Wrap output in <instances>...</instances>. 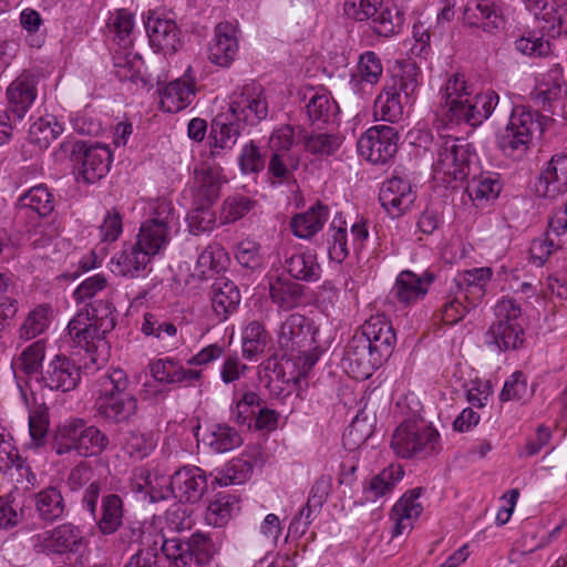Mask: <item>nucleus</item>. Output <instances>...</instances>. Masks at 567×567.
Instances as JSON below:
<instances>
[{
	"label": "nucleus",
	"mask_w": 567,
	"mask_h": 567,
	"mask_svg": "<svg viewBox=\"0 0 567 567\" xmlns=\"http://www.w3.org/2000/svg\"><path fill=\"white\" fill-rule=\"evenodd\" d=\"M396 336L384 315L368 319L349 340L343 354V367L357 380L368 379L392 354Z\"/></svg>",
	"instance_id": "obj_1"
},
{
	"label": "nucleus",
	"mask_w": 567,
	"mask_h": 567,
	"mask_svg": "<svg viewBox=\"0 0 567 567\" xmlns=\"http://www.w3.org/2000/svg\"><path fill=\"white\" fill-rule=\"evenodd\" d=\"M267 116L268 103L260 85L249 83L234 92L228 110L217 114L213 121L210 155L216 157L223 150H231L246 126H255Z\"/></svg>",
	"instance_id": "obj_2"
},
{
	"label": "nucleus",
	"mask_w": 567,
	"mask_h": 567,
	"mask_svg": "<svg viewBox=\"0 0 567 567\" xmlns=\"http://www.w3.org/2000/svg\"><path fill=\"white\" fill-rule=\"evenodd\" d=\"M128 384L126 372L120 368L112 369L99 378V395L95 400L99 416L109 423H122L136 413L137 400L126 392Z\"/></svg>",
	"instance_id": "obj_3"
},
{
	"label": "nucleus",
	"mask_w": 567,
	"mask_h": 567,
	"mask_svg": "<svg viewBox=\"0 0 567 567\" xmlns=\"http://www.w3.org/2000/svg\"><path fill=\"white\" fill-rule=\"evenodd\" d=\"M471 145L452 136L441 137L433 162V178L446 188L463 186L473 157Z\"/></svg>",
	"instance_id": "obj_4"
},
{
	"label": "nucleus",
	"mask_w": 567,
	"mask_h": 567,
	"mask_svg": "<svg viewBox=\"0 0 567 567\" xmlns=\"http://www.w3.org/2000/svg\"><path fill=\"white\" fill-rule=\"evenodd\" d=\"M110 444L109 436L94 425H86L83 419H72L59 425L52 440V450L58 455L72 451L80 456L101 455Z\"/></svg>",
	"instance_id": "obj_5"
},
{
	"label": "nucleus",
	"mask_w": 567,
	"mask_h": 567,
	"mask_svg": "<svg viewBox=\"0 0 567 567\" xmlns=\"http://www.w3.org/2000/svg\"><path fill=\"white\" fill-rule=\"evenodd\" d=\"M394 453L403 458L423 460L440 450V434L421 417L404 420L391 440Z\"/></svg>",
	"instance_id": "obj_6"
},
{
	"label": "nucleus",
	"mask_w": 567,
	"mask_h": 567,
	"mask_svg": "<svg viewBox=\"0 0 567 567\" xmlns=\"http://www.w3.org/2000/svg\"><path fill=\"white\" fill-rule=\"evenodd\" d=\"M547 117L525 106L513 109L511 118L503 132L497 136V145L502 152L514 158L522 157L532 142L533 135L543 134Z\"/></svg>",
	"instance_id": "obj_7"
},
{
	"label": "nucleus",
	"mask_w": 567,
	"mask_h": 567,
	"mask_svg": "<svg viewBox=\"0 0 567 567\" xmlns=\"http://www.w3.org/2000/svg\"><path fill=\"white\" fill-rule=\"evenodd\" d=\"M495 317L485 334L486 346L497 351L518 349L524 341L520 306L512 298H503L495 306Z\"/></svg>",
	"instance_id": "obj_8"
},
{
	"label": "nucleus",
	"mask_w": 567,
	"mask_h": 567,
	"mask_svg": "<svg viewBox=\"0 0 567 567\" xmlns=\"http://www.w3.org/2000/svg\"><path fill=\"white\" fill-rule=\"evenodd\" d=\"M344 13L357 21H371L375 33L390 37L399 32L403 25V14L383 4V0H346Z\"/></svg>",
	"instance_id": "obj_9"
},
{
	"label": "nucleus",
	"mask_w": 567,
	"mask_h": 567,
	"mask_svg": "<svg viewBox=\"0 0 567 567\" xmlns=\"http://www.w3.org/2000/svg\"><path fill=\"white\" fill-rule=\"evenodd\" d=\"M161 550L176 567H193L207 564L215 553V546L209 537L195 533L187 540L164 539Z\"/></svg>",
	"instance_id": "obj_10"
},
{
	"label": "nucleus",
	"mask_w": 567,
	"mask_h": 567,
	"mask_svg": "<svg viewBox=\"0 0 567 567\" xmlns=\"http://www.w3.org/2000/svg\"><path fill=\"white\" fill-rule=\"evenodd\" d=\"M173 207L171 203H158L152 217L140 228L136 245L150 256L158 254L169 241Z\"/></svg>",
	"instance_id": "obj_11"
},
{
	"label": "nucleus",
	"mask_w": 567,
	"mask_h": 567,
	"mask_svg": "<svg viewBox=\"0 0 567 567\" xmlns=\"http://www.w3.org/2000/svg\"><path fill=\"white\" fill-rule=\"evenodd\" d=\"M72 157L78 166V175L86 184H94L102 179L112 163V153L105 145L87 144L78 141L72 147Z\"/></svg>",
	"instance_id": "obj_12"
},
{
	"label": "nucleus",
	"mask_w": 567,
	"mask_h": 567,
	"mask_svg": "<svg viewBox=\"0 0 567 567\" xmlns=\"http://www.w3.org/2000/svg\"><path fill=\"white\" fill-rule=\"evenodd\" d=\"M399 134L390 125H375L361 135L357 147L359 154L372 164H385L398 151Z\"/></svg>",
	"instance_id": "obj_13"
},
{
	"label": "nucleus",
	"mask_w": 567,
	"mask_h": 567,
	"mask_svg": "<svg viewBox=\"0 0 567 567\" xmlns=\"http://www.w3.org/2000/svg\"><path fill=\"white\" fill-rule=\"evenodd\" d=\"M80 380V368L64 354L54 355L41 372V382L52 391L70 392Z\"/></svg>",
	"instance_id": "obj_14"
},
{
	"label": "nucleus",
	"mask_w": 567,
	"mask_h": 567,
	"mask_svg": "<svg viewBox=\"0 0 567 567\" xmlns=\"http://www.w3.org/2000/svg\"><path fill=\"white\" fill-rule=\"evenodd\" d=\"M238 27L231 22L223 21L214 28V37L208 47V59L219 68H229L234 62L238 49Z\"/></svg>",
	"instance_id": "obj_15"
},
{
	"label": "nucleus",
	"mask_w": 567,
	"mask_h": 567,
	"mask_svg": "<svg viewBox=\"0 0 567 567\" xmlns=\"http://www.w3.org/2000/svg\"><path fill=\"white\" fill-rule=\"evenodd\" d=\"M206 488L205 472L196 466H185L172 475L168 492L173 493V497L179 502L196 503L203 497Z\"/></svg>",
	"instance_id": "obj_16"
},
{
	"label": "nucleus",
	"mask_w": 567,
	"mask_h": 567,
	"mask_svg": "<svg viewBox=\"0 0 567 567\" xmlns=\"http://www.w3.org/2000/svg\"><path fill=\"white\" fill-rule=\"evenodd\" d=\"M278 343L285 355L293 357L296 350L311 347L313 337L308 319L299 313H292L282 322Z\"/></svg>",
	"instance_id": "obj_17"
},
{
	"label": "nucleus",
	"mask_w": 567,
	"mask_h": 567,
	"mask_svg": "<svg viewBox=\"0 0 567 567\" xmlns=\"http://www.w3.org/2000/svg\"><path fill=\"white\" fill-rule=\"evenodd\" d=\"M415 193L410 182L403 177L393 176L382 184L379 200L382 207L392 216L400 217L414 203Z\"/></svg>",
	"instance_id": "obj_18"
},
{
	"label": "nucleus",
	"mask_w": 567,
	"mask_h": 567,
	"mask_svg": "<svg viewBox=\"0 0 567 567\" xmlns=\"http://www.w3.org/2000/svg\"><path fill=\"white\" fill-rule=\"evenodd\" d=\"M150 44L156 51L175 53L181 45V30L172 19L156 17L150 12L145 20Z\"/></svg>",
	"instance_id": "obj_19"
},
{
	"label": "nucleus",
	"mask_w": 567,
	"mask_h": 567,
	"mask_svg": "<svg viewBox=\"0 0 567 567\" xmlns=\"http://www.w3.org/2000/svg\"><path fill=\"white\" fill-rule=\"evenodd\" d=\"M38 75L21 73L8 87L10 113L21 120L37 97Z\"/></svg>",
	"instance_id": "obj_20"
},
{
	"label": "nucleus",
	"mask_w": 567,
	"mask_h": 567,
	"mask_svg": "<svg viewBox=\"0 0 567 567\" xmlns=\"http://www.w3.org/2000/svg\"><path fill=\"white\" fill-rule=\"evenodd\" d=\"M434 280V275L424 271L416 275L411 270H403L396 277L392 292L396 299L404 305H410L423 298Z\"/></svg>",
	"instance_id": "obj_21"
},
{
	"label": "nucleus",
	"mask_w": 567,
	"mask_h": 567,
	"mask_svg": "<svg viewBox=\"0 0 567 567\" xmlns=\"http://www.w3.org/2000/svg\"><path fill=\"white\" fill-rule=\"evenodd\" d=\"M536 190L549 198L567 193L566 154H556L550 158L540 174Z\"/></svg>",
	"instance_id": "obj_22"
},
{
	"label": "nucleus",
	"mask_w": 567,
	"mask_h": 567,
	"mask_svg": "<svg viewBox=\"0 0 567 567\" xmlns=\"http://www.w3.org/2000/svg\"><path fill=\"white\" fill-rule=\"evenodd\" d=\"M80 529L73 524H62L51 532L34 537V547L40 546L41 551L51 549L55 553L74 551L82 543Z\"/></svg>",
	"instance_id": "obj_23"
},
{
	"label": "nucleus",
	"mask_w": 567,
	"mask_h": 567,
	"mask_svg": "<svg viewBox=\"0 0 567 567\" xmlns=\"http://www.w3.org/2000/svg\"><path fill=\"white\" fill-rule=\"evenodd\" d=\"M567 96L566 82L557 73H539L530 92V100L542 104L544 111L554 113L551 105Z\"/></svg>",
	"instance_id": "obj_24"
},
{
	"label": "nucleus",
	"mask_w": 567,
	"mask_h": 567,
	"mask_svg": "<svg viewBox=\"0 0 567 567\" xmlns=\"http://www.w3.org/2000/svg\"><path fill=\"white\" fill-rule=\"evenodd\" d=\"M492 275V269L488 267L465 270L456 279V292L462 295V298H464L470 306L476 307L485 296V287L491 280Z\"/></svg>",
	"instance_id": "obj_25"
},
{
	"label": "nucleus",
	"mask_w": 567,
	"mask_h": 567,
	"mask_svg": "<svg viewBox=\"0 0 567 567\" xmlns=\"http://www.w3.org/2000/svg\"><path fill=\"white\" fill-rule=\"evenodd\" d=\"M194 205H210L218 199L221 188V176L218 168L202 165L195 168Z\"/></svg>",
	"instance_id": "obj_26"
},
{
	"label": "nucleus",
	"mask_w": 567,
	"mask_h": 567,
	"mask_svg": "<svg viewBox=\"0 0 567 567\" xmlns=\"http://www.w3.org/2000/svg\"><path fill=\"white\" fill-rule=\"evenodd\" d=\"M150 371L154 379L161 383H187L198 380L202 377L200 370L185 369L174 358H165L152 361Z\"/></svg>",
	"instance_id": "obj_27"
},
{
	"label": "nucleus",
	"mask_w": 567,
	"mask_h": 567,
	"mask_svg": "<svg viewBox=\"0 0 567 567\" xmlns=\"http://www.w3.org/2000/svg\"><path fill=\"white\" fill-rule=\"evenodd\" d=\"M159 93L161 109L171 113L178 112L190 104L195 95L194 80L185 73L181 79L171 81Z\"/></svg>",
	"instance_id": "obj_28"
},
{
	"label": "nucleus",
	"mask_w": 567,
	"mask_h": 567,
	"mask_svg": "<svg viewBox=\"0 0 567 567\" xmlns=\"http://www.w3.org/2000/svg\"><path fill=\"white\" fill-rule=\"evenodd\" d=\"M269 295L279 309L288 311L302 302L305 287L286 276H276L269 280Z\"/></svg>",
	"instance_id": "obj_29"
},
{
	"label": "nucleus",
	"mask_w": 567,
	"mask_h": 567,
	"mask_svg": "<svg viewBox=\"0 0 567 567\" xmlns=\"http://www.w3.org/2000/svg\"><path fill=\"white\" fill-rule=\"evenodd\" d=\"M212 307L220 320H226L240 302L237 286L227 278H218L210 289Z\"/></svg>",
	"instance_id": "obj_30"
},
{
	"label": "nucleus",
	"mask_w": 567,
	"mask_h": 567,
	"mask_svg": "<svg viewBox=\"0 0 567 567\" xmlns=\"http://www.w3.org/2000/svg\"><path fill=\"white\" fill-rule=\"evenodd\" d=\"M33 502L40 519L48 523L61 518L65 512L64 498L55 486H49L35 493Z\"/></svg>",
	"instance_id": "obj_31"
},
{
	"label": "nucleus",
	"mask_w": 567,
	"mask_h": 567,
	"mask_svg": "<svg viewBox=\"0 0 567 567\" xmlns=\"http://www.w3.org/2000/svg\"><path fill=\"white\" fill-rule=\"evenodd\" d=\"M292 279L315 282L320 279L321 267L317 256L310 251L293 254L286 258L284 265Z\"/></svg>",
	"instance_id": "obj_32"
},
{
	"label": "nucleus",
	"mask_w": 567,
	"mask_h": 567,
	"mask_svg": "<svg viewBox=\"0 0 567 567\" xmlns=\"http://www.w3.org/2000/svg\"><path fill=\"white\" fill-rule=\"evenodd\" d=\"M328 218V207L318 203L307 212L297 214L290 223L292 233L303 239H308L317 234Z\"/></svg>",
	"instance_id": "obj_33"
},
{
	"label": "nucleus",
	"mask_w": 567,
	"mask_h": 567,
	"mask_svg": "<svg viewBox=\"0 0 567 567\" xmlns=\"http://www.w3.org/2000/svg\"><path fill=\"white\" fill-rule=\"evenodd\" d=\"M298 94L302 100L308 99L305 107L308 120L312 124L327 123L331 115H333V110L337 107V105L333 101H331L327 93H319L312 87H309L299 91Z\"/></svg>",
	"instance_id": "obj_34"
},
{
	"label": "nucleus",
	"mask_w": 567,
	"mask_h": 567,
	"mask_svg": "<svg viewBox=\"0 0 567 567\" xmlns=\"http://www.w3.org/2000/svg\"><path fill=\"white\" fill-rule=\"evenodd\" d=\"M103 535L115 533L123 520V501L116 494H107L102 497L101 516L94 519Z\"/></svg>",
	"instance_id": "obj_35"
},
{
	"label": "nucleus",
	"mask_w": 567,
	"mask_h": 567,
	"mask_svg": "<svg viewBox=\"0 0 567 567\" xmlns=\"http://www.w3.org/2000/svg\"><path fill=\"white\" fill-rule=\"evenodd\" d=\"M151 257L136 244L124 249L116 259V267L120 275L130 278H141L146 275V267L151 261Z\"/></svg>",
	"instance_id": "obj_36"
},
{
	"label": "nucleus",
	"mask_w": 567,
	"mask_h": 567,
	"mask_svg": "<svg viewBox=\"0 0 567 567\" xmlns=\"http://www.w3.org/2000/svg\"><path fill=\"white\" fill-rule=\"evenodd\" d=\"M238 507V498L235 495L220 492L209 502L205 513V520L208 525L223 527L230 519Z\"/></svg>",
	"instance_id": "obj_37"
},
{
	"label": "nucleus",
	"mask_w": 567,
	"mask_h": 567,
	"mask_svg": "<svg viewBox=\"0 0 567 567\" xmlns=\"http://www.w3.org/2000/svg\"><path fill=\"white\" fill-rule=\"evenodd\" d=\"M134 16L126 9L116 10L109 19L107 29L118 47H132Z\"/></svg>",
	"instance_id": "obj_38"
},
{
	"label": "nucleus",
	"mask_w": 567,
	"mask_h": 567,
	"mask_svg": "<svg viewBox=\"0 0 567 567\" xmlns=\"http://www.w3.org/2000/svg\"><path fill=\"white\" fill-rule=\"evenodd\" d=\"M50 426V413L45 403H37L29 411V433L31 444L42 447L47 443Z\"/></svg>",
	"instance_id": "obj_39"
},
{
	"label": "nucleus",
	"mask_w": 567,
	"mask_h": 567,
	"mask_svg": "<svg viewBox=\"0 0 567 567\" xmlns=\"http://www.w3.org/2000/svg\"><path fill=\"white\" fill-rule=\"evenodd\" d=\"M22 209H30L39 215V217L49 216L54 208V200L49 189L43 186H34L29 189L19 199Z\"/></svg>",
	"instance_id": "obj_40"
},
{
	"label": "nucleus",
	"mask_w": 567,
	"mask_h": 567,
	"mask_svg": "<svg viewBox=\"0 0 567 567\" xmlns=\"http://www.w3.org/2000/svg\"><path fill=\"white\" fill-rule=\"evenodd\" d=\"M268 343V333L258 321H251L243 331V355L252 360L264 353Z\"/></svg>",
	"instance_id": "obj_41"
},
{
	"label": "nucleus",
	"mask_w": 567,
	"mask_h": 567,
	"mask_svg": "<svg viewBox=\"0 0 567 567\" xmlns=\"http://www.w3.org/2000/svg\"><path fill=\"white\" fill-rule=\"evenodd\" d=\"M320 353L321 352L318 350L317 347H307L300 350H296L295 355L292 358L297 362L295 363L292 359H287L280 363V369L285 371L286 369L293 368L295 365H299L300 368L296 374L291 373V375L288 377L287 379L284 377V382L296 383L300 378L307 377V374L319 360Z\"/></svg>",
	"instance_id": "obj_42"
},
{
	"label": "nucleus",
	"mask_w": 567,
	"mask_h": 567,
	"mask_svg": "<svg viewBox=\"0 0 567 567\" xmlns=\"http://www.w3.org/2000/svg\"><path fill=\"white\" fill-rule=\"evenodd\" d=\"M373 114L377 120L398 122L403 114V102L393 93L383 90L374 102Z\"/></svg>",
	"instance_id": "obj_43"
},
{
	"label": "nucleus",
	"mask_w": 567,
	"mask_h": 567,
	"mask_svg": "<svg viewBox=\"0 0 567 567\" xmlns=\"http://www.w3.org/2000/svg\"><path fill=\"white\" fill-rule=\"evenodd\" d=\"M89 318L104 331H112L116 324L115 307L110 299L92 300L85 306Z\"/></svg>",
	"instance_id": "obj_44"
},
{
	"label": "nucleus",
	"mask_w": 567,
	"mask_h": 567,
	"mask_svg": "<svg viewBox=\"0 0 567 567\" xmlns=\"http://www.w3.org/2000/svg\"><path fill=\"white\" fill-rule=\"evenodd\" d=\"M404 470L400 464H391L370 481L368 492L375 498L384 496L392 491L396 482L402 480Z\"/></svg>",
	"instance_id": "obj_45"
},
{
	"label": "nucleus",
	"mask_w": 567,
	"mask_h": 567,
	"mask_svg": "<svg viewBox=\"0 0 567 567\" xmlns=\"http://www.w3.org/2000/svg\"><path fill=\"white\" fill-rule=\"evenodd\" d=\"M243 443L240 434L226 424H217L214 426L208 444L217 453L231 451Z\"/></svg>",
	"instance_id": "obj_46"
},
{
	"label": "nucleus",
	"mask_w": 567,
	"mask_h": 567,
	"mask_svg": "<svg viewBox=\"0 0 567 567\" xmlns=\"http://www.w3.org/2000/svg\"><path fill=\"white\" fill-rule=\"evenodd\" d=\"M63 132V126L54 117H40L29 128L32 143L47 146Z\"/></svg>",
	"instance_id": "obj_47"
},
{
	"label": "nucleus",
	"mask_w": 567,
	"mask_h": 567,
	"mask_svg": "<svg viewBox=\"0 0 567 567\" xmlns=\"http://www.w3.org/2000/svg\"><path fill=\"white\" fill-rule=\"evenodd\" d=\"M141 331L146 337L166 340L176 337L178 329L172 321L163 319L155 313L146 312L143 317Z\"/></svg>",
	"instance_id": "obj_48"
},
{
	"label": "nucleus",
	"mask_w": 567,
	"mask_h": 567,
	"mask_svg": "<svg viewBox=\"0 0 567 567\" xmlns=\"http://www.w3.org/2000/svg\"><path fill=\"white\" fill-rule=\"evenodd\" d=\"M187 223L189 231L199 236L213 230L216 215L210 205H194V208L187 215Z\"/></svg>",
	"instance_id": "obj_49"
},
{
	"label": "nucleus",
	"mask_w": 567,
	"mask_h": 567,
	"mask_svg": "<svg viewBox=\"0 0 567 567\" xmlns=\"http://www.w3.org/2000/svg\"><path fill=\"white\" fill-rule=\"evenodd\" d=\"M305 148L311 154L316 155H331L341 145V140L338 135L319 133L308 134L302 136Z\"/></svg>",
	"instance_id": "obj_50"
},
{
	"label": "nucleus",
	"mask_w": 567,
	"mask_h": 567,
	"mask_svg": "<svg viewBox=\"0 0 567 567\" xmlns=\"http://www.w3.org/2000/svg\"><path fill=\"white\" fill-rule=\"evenodd\" d=\"M467 73H452L441 89V93L449 100H462L475 93V84L466 76Z\"/></svg>",
	"instance_id": "obj_51"
},
{
	"label": "nucleus",
	"mask_w": 567,
	"mask_h": 567,
	"mask_svg": "<svg viewBox=\"0 0 567 567\" xmlns=\"http://www.w3.org/2000/svg\"><path fill=\"white\" fill-rule=\"evenodd\" d=\"M106 333H109V331H104L99 324L92 323L85 328L82 333H80L79 338H74L72 341L76 344V347L84 349L85 352L90 355V361L93 364H96V351L99 347L104 342Z\"/></svg>",
	"instance_id": "obj_52"
},
{
	"label": "nucleus",
	"mask_w": 567,
	"mask_h": 567,
	"mask_svg": "<svg viewBox=\"0 0 567 567\" xmlns=\"http://www.w3.org/2000/svg\"><path fill=\"white\" fill-rule=\"evenodd\" d=\"M416 74L417 73H392L384 90L393 93L394 96L399 99L403 95L404 102L409 103L419 85Z\"/></svg>",
	"instance_id": "obj_53"
},
{
	"label": "nucleus",
	"mask_w": 567,
	"mask_h": 567,
	"mask_svg": "<svg viewBox=\"0 0 567 567\" xmlns=\"http://www.w3.org/2000/svg\"><path fill=\"white\" fill-rule=\"evenodd\" d=\"M49 323V307L41 305L29 313L20 329V336L25 340L33 339L44 332Z\"/></svg>",
	"instance_id": "obj_54"
},
{
	"label": "nucleus",
	"mask_w": 567,
	"mask_h": 567,
	"mask_svg": "<svg viewBox=\"0 0 567 567\" xmlns=\"http://www.w3.org/2000/svg\"><path fill=\"white\" fill-rule=\"evenodd\" d=\"M534 390L527 384L526 377L520 371L514 372L508 380L505 381L503 390L499 394L501 401L525 400L532 396Z\"/></svg>",
	"instance_id": "obj_55"
},
{
	"label": "nucleus",
	"mask_w": 567,
	"mask_h": 567,
	"mask_svg": "<svg viewBox=\"0 0 567 567\" xmlns=\"http://www.w3.org/2000/svg\"><path fill=\"white\" fill-rule=\"evenodd\" d=\"M45 357V341L38 340L28 346L19 357L22 371L32 375L40 371Z\"/></svg>",
	"instance_id": "obj_56"
},
{
	"label": "nucleus",
	"mask_w": 567,
	"mask_h": 567,
	"mask_svg": "<svg viewBox=\"0 0 567 567\" xmlns=\"http://www.w3.org/2000/svg\"><path fill=\"white\" fill-rule=\"evenodd\" d=\"M561 246L560 239H555L550 233L546 231L542 237L532 241L529 247L530 258L537 266H543L549 256Z\"/></svg>",
	"instance_id": "obj_57"
},
{
	"label": "nucleus",
	"mask_w": 567,
	"mask_h": 567,
	"mask_svg": "<svg viewBox=\"0 0 567 567\" xmlns=\"http://www.w3.org/2000/svg\"><path fill=\"white\" fill-rule=\"evenodd\" d=\"M423 489L415 487L406 492L393 506L392 515H402L408 518H416L421 515L423 506L417 502Z\"/></svg>",
	"instance_id": "obj_58"
},
{
	"label": "nucleus",
	"mask_w": 567,
	"mask_h": 567,
	"mask_svg": "<svg viewBox=\"0 0 567 567\" xmlns=\"http://www.w3.org/2000/svg\"><path fill=\"white\" fill-rule=\"evenodd\" d=\"M255 206V202L244 195H235L225 199L223 214L226 223H235L247 215Z\"/></svg>",
	"instance_id": "obj_59"
},
{
	"label": "nucleus",
	"mask_w": 567,
	"mask_h": 567,
	"mask_svg": "<svg viewBox=\"0 0 567 567\" xmlns=\"http://www.w3.org/2000/svg\"><path fill=\"white\" fill-rule=\"evenodd\" d=\"M466 190L474 200H489L498 196L501 184L495 178L482 177L467 184Z\"/></svg>",
	"instance_id": "obj_60"
},
{
	"label": "nucleus",
	"mask_w": 567,
	"mask_h": 567,
	"mask_svg": "<svg viewBox=\"0 0 567 567\" xmlns=\"http://www.w3.org/2000/svg\"><path fill=\"white\" fill-rule=\"evenodd\" d=\"M239 167L244 174L259 173L265 167V158L259 146L250 141L244 145L239 155Z\"/></svg>",
	"instance_id": "obj_61"
},
{
	"label": "nucleus",
	"mask_w": 567,
	"mask_h": 567,
	"mask_svg": "<svg viewBox=\"0 0 567 567\" xmlns=\"http://www.w3.org/2000/svg\"><path fill=\"white\" fill-rule=\"evenodd\" d=\"M124 451L131 456L143 458L153 449L152 441L145 434L137 431L127 432L123 441Z\"/></svg>",
	"instance_id": "obj_62"
},
{
	"label": "nucleus",
	"mask_w": 567,
	"mask_h": 567,
	"mask_svg": "<svg viewBox=\"0 0 567 567\" xmlns=\"http://www.w3.org/2000/svg\"><path fill=\"white\" fill-rule=\"evenodd\" d=\"M236 259L241 266L246 268H259L262 264L260 245L249 239L240 241L237 246Z\"/></svg>",
	"instance_id": "obj_63"
},
{
	"label": "nucleus",
	"mask_w": 567,
	"mask_h": 567,
	"mask_svg": "<svg viewBox=\"0 0 567 567\" xmlns=\"http://www.w3.org/2000/svg\"><path fill=\"white\" fill-rule=\"evenodd\" d=\"M107 287V279L104 275L97 274L86 278L73 292V297L78 303L84 302L86 299H93L97 292Z\"/></svg>",
	"instance_id": "obj_64"
}]
</instances>
